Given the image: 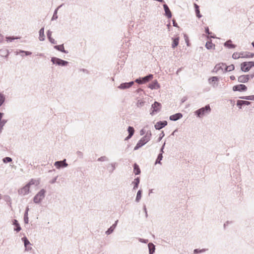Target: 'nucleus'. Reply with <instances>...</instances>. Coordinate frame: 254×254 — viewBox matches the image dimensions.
<instances>
[{
  "mask_svg": "<svg viewBox=\"0 0 254 254\" xmlns=\"http://www.w3.org/2000/svg\"><path fill=\"white\" fill-rule=\"evenodd\" d=\"M145 102L142 100H138L136 104V106L138 108H141L144 105Z\"/></svg>",
  "mask_w": 254,
  "mask_h": 254,
  "instance_id": "79ce46f5",
  "label": "nucleus"
},
{
  "mask_svg": "<svg viewBox=\"0 0 254 254\" xmlns=\"http://www.w3.org/2000/svg\"><path fill=\"white\" fill-rule=\"evenodd\" d=\"M242 53H234L232 55V58L234 59H238L242 58Z\"/></svg>",
  "mask_w": 254,
  "mask_h": 254,
  "instance_id": "ea45409f",
  "label": "nucleus"
},
{
  "mask_svg": "<svg viewBox=\"0 0 254 254\" xmlns=\"http://www.w3.org/2000/svg\"><path fill=\"white\" fill-rule=\"evenodd\" d=\"M39 184V182L38 180L32 179L27 185L30 187L31 185H35L37 186Z\"/></svg>",
  "mask_w": 254,
  "mask_h": 254,
  "instance_id": "2f4dec72",
  "label": "nucleus"
},
{
  "mask_svg": "<svg viewBox=\"0 0 254 254\" xmlns=\"http://www.w3.org/2000/svg\"><path fill=\"white\" fill-rule=\"evenodd\" d=\"M254 66V62H243L241 64V69L243 71L248 72Z\"/></svg>",
  "mask_w": 254,
  "mask_h": 254,
  "instance_id": "7ed1b4c3",
  "label": "nucleus"
},
{
  "mask_svg": "<svg viewBox=\"0 0 254 254\" xmlns=\"http://www.w3.org/2000/svg\"><path fill=\"white\" fill-rule=\"evenodd\" d=\"M199 250L198 249H195L194 250L193 252L194 254H197V253H199Z\"/></svg>",
  "mask_w": 254,
  "mask_h": 254,
  "instance_id": "774afa93",
  "label": "nucleus"
},
{
  "mask_svg": "<svg viewBox=\"0 0 254 254\" xmlns=\"http://www.w3.org/2000/svg\"><path fill=\"white\" fill-rule=\"evenodd\" d=\"M145 130H144V129H142L140 131V135H144L145 133Z\"/></svg>",
  "mask_w": 254,
  "mask_h": 254,
  "instance_id": "bf43d9fd",
  "label": "nucleus"
},
{
  "mask_svg": "<svg viewBox=\"0 0 254 254\" xmlns=\"http://www.w3.org/2000/svg\"><path fill=\"white\" fill-rule=\"evenodd\" d=\"M135 82L138 84L143 83L142 78H137L135 80Z\"/></svg>",
  "mask_w": 254,
  "mask_h": 254,
  "instance_id": "603ef678",
  "label": "nucleus"
},
{
  "mask_svg": "<svg viewBox=\"0 0 254 254\" xmlns=\"http://www.w3.org/2000/svg\"><path fill=\"white\" fill-rule=\"evenodd\" d=\"M54 165L57 169H60L61 167H66L68 166V164L66 162V159H64L62 161L55 162Z\"/></svg>",
  "mask_w": 254,
  "mask_h": 254,
  "instance_id": "0eeeda50",
  "label": "nucleus"
},
{
  "mask_svg": "<svg viewBox=\"0 0 254 254\" xmlns=\"http://www.w3.org/2000/svg\"><path fill=\"white\" fill-rule=\"evenodd\" d=\"M9 52L7 50L1 49L0 50V56L3 57L7 58L8 56Z\"/></svg>",
  "mask_w": 254,
  "mask_h": 254,
  "instance_id": "a878e982",
  "label": "nucleus"
},
{
  "mask_svg": "<svg viewBox=\"0 0 254 254\" xmlns=\"http://www.w3.org/2000/svg\"><path fill=\"white\" fill-rule=\"evenodd\" d=\"M3 36L0 33V43L3 40Z\"/></svg>",
  "mask_w": 254,
  "mask_h": 254,
  "instance_id": "680f3d73",
  "label": "nucleus"
},
{
  "mask_svg": "<svg viewBox=\"0 0 254 254\" xmlns=\"http://www.w3.org/2000/svg\"><path fill=\"white\" fill-rule=\"evenodd\" d=\"M211 112V108L209 105H206L194 112V114L198 118H201L206 114H209Z\"/></svg>",
  "mask_w": 254,
  "mask_h": 254,
  "instance_id": "f257e3e1",
  "label": "nucleus"
},
{
  "mask_svg": "<svg viewBox=\"0 0 254 254\" xmlns=\"http://www.w3.org/2000/svg\"><path fill=\"white\" fill-rule=\"evenodd\" d=\"M251 104V102L247 101L244 100H238L237 102V106L239 107V108H241V106L243 105H249Z\"/></svg>",
  "mask_w": 254,
  "mask_h": 254,
  "instance_id": "a211bd4d",
  "label": "nucleus"
},
{
  "mask_svg": "<svg viewBox=\"0 0 254 254\" xmlns=\"http://www.w3.org/2000/svg\"><path fill=\"white\" fill-rule=\"evenodd\" d=\"M149 141L146 138H145L144 136L142 137L137 142L136 146L134 148V150H136L138 149L139 148L143 146L144 144H145L146 143H147Z\"/></svg>",
  "mask_w": 254,
  "mask_h": 254,
  "instance_id": "423d86ee",
  "label": "nucleus"
},
{
  "mask_svg": "<svg viewBox=\"0 0 254 254\" xmlns=\"http://www.w3.org/2000/svg\"><path fill=\"white\" fill-rule=\"evenodd\" d=\"M127 131L128 132L129 137H131L134 132L133 127H129L127 128Z\"/></svg>",
  "mask_w": 254,
  "mask_h": 254,
  "instance_id": "c9c22d12",
  "label": "nucleus"
},
{
  "mask_svg": "<svg viewBox=\"0 0 254 254\" xmlns=\"http://www.w3.org/2000/svg\"><path fill=\"white\" fill-rule=\"evenodd\" d=\"M230 78L232 80H235V77L234 75H231V76H230Z\"/></svg>",
  "mask_w": 254,
  "mask_h": 254,
  "instance_id": "338daca9",
  "label": "nucleus"
},
{
  "mask_svg": "<svg viewBox=\"0 0 254 254\" xmlns=\"http://www.w3.org/2000/svg\"><path fill=\"white\" fill-rule=\"evenodd\" d=\"M118 222V220H117L115 221V223L112 225L108 229L107 231H106L105 233L107 235H110L111 234L114 230L115 228L117 226V223Z\"/></svg>",
  "mask_w": 254,
  "mask_h": 254,
  "instance_id": "2eb2a0df",
  "label": "nucleus"
},
{
  "mask_svg": "<svg viewBox=\"0 0 254 254\" xmlns=\"http://www.w3.org/2000/svg\"><path fill=\"white\" fill-rule=\"evenodd\" d=\"M18 38V37H6L7 41H9V42H12V40H13L14 39H17Z\"/></svg>",
  "mask_w": 254,
  "mask_h": 254,
  "instance_id": "3c124183",
  "label": "nucleus"
},
{
  "mask_svg": "<svg viewBox=\"0 0 254 254\" xmlns=\"http://www.w3.org/2000/svg\"><path fill=\"white\" fill-rule=\"evenodd\" d=\"M29 189L30 187L26 184L24 187L18 190V193L19 194L26 195L29 193Z\"/></svg>",
  "mask_w": 254,
  "mask_h": 254,
  "instance_id": "9d476101",
  "label": "nucleus"
},
{
  "mask_svg": "<svg viewBox=\"0 0 254 254\" xmlns=\"http://www.w3.org/2000/svg\"><path fill=\"white\" fill-rule=\"evenodd\" d=\"M173 40V44L172 45V47L173 48H175L176 47H177L178 44H179V37H178L176 38H172Z\"/></svg>",
  "mask_w": 254,
  "mask_h": 254,
  "instance_id": "72a5a7b5",
  "label": "nucleus"
},
{
  "mask_svg": "<svg viewBox=\"0 0 254 254\" xmlns=\"http://www.w3.org/2000/svg\"><path fill=\"white\" fill-rule=\"evenodd\" d=\"M133 84H134V81H130L129 82L123 83H121L118 87V88L120 89L124 90V89L129 88V87L132 86L133 85Z\"/></svg>",
  "mask_w": 254,
  "mask_h": 254,
  "instance_id": "6e6552de",
  "label": "nucleus"
},
{
  "mask_svg": "<svg viewBox=\"0 0 254 254\" xmlns=\"http://www.w3.org/2000/svg\"><path fill=\"white\" fill-rule=\"evenodd\" d=\"M231 223H232V221H226L224 224V227L225 228L226 226H227V225H228V224H231Z\"/></svg>",
  "mask_w": 254,
  "mask_h": 254,
  "instance_id": "4d7b16f0",
  "label": "nucleus"
},
{
  "mask_svg": "<svg viewBox=\"0 0 254 254\" xmlns=\"http://www.w3.org/2000/svg\"><path fill=\"white\" fill-rule=\"evenodd\" d=\"M54 48L59 51H61L63 53L67 54L68 53V52L64 50V45H56L54 46Z\"/></svg>",
  "mask_w": 254,
  "mask_h": 254,
  "instance_id": "6ab92c4d",
  "label": "nucleus"
},
{
  "mask_svg": "<svg viewBox=\"0 0 254 254\" xmlns=\"http://www.w3.org/2000/svg\"><path fill=\"white\" fill-rule=\"evenodd\" d=\"M46 190L42 189L34 197L33 201L36 204L41 203L45 196Z\"/></svg>",
  "mask_w": 254,
  "mask_h": 254,
  "instance_id": "f03ea898",
  "label": "nucleus"
},
{
  "mask_svg": "<svg viewBox=\"0 0 254 254\" xmlns=\"http://www.w3.org/2000/svg\"><path fill=\"white\" fill-rule=\"evenodd\" d=\"M24 221L25 223H26V224L28 223L29 220H28V214H27V213H24Z\"/></svg>",
  "mask_w": 254,
  "mask_h": 254,
  "instance_id": "8fccbe9b",
  "label": "nucleus"
},
{
  "mask_svg": "<svg viewBox=\"0 0 254 254\" xmlns=\"http://www.w3.org/2000/svg\"><path fill=\"white\" fill-rule=\"evenodd\" d=\"M225 72L230 71L233 70L235 68L234 64H231L229 66L225 65Z\"/></svg>",
  "mask_w": 254,
  "mask_h": 254,
  "instance_id": "f704fd0d",
  "label": "nucleus"
},
{
  "mask_svg": "<svg viewBox=\"0 0 254 254\" xmlns=\"http://www.w3.org/2000/svg\"><path fill=\"white\" fill-rule=\"evenodd\" d=\"M39 40L43 41L45 40L44 28L43 27L39 30Z\"/></svg>",
  "mask_w": 254,
  "mask_h": 254,
  "instance_id": "393cba45",
  "label": "nucleus"
},
{
  "mask_svg": "<svg viewBox=\"0 0 254 254\" xmlns=\"http://www.w3.org/2000/svg\"><path fill=\"white\" fill-rule=\"evenodd\" d=\"M161 107V104L160 103L155 101L154 103V104H153L151 105V112H150V114L152 116H153L155 113H157V112H159L160 111Z\"/></svg>",
  "mask_w": 254,
  "mask_h": 254,
  "instance_id": "39448f33",
  "label": "nucleus"
},
{
  "mask_svg": "<svg viewBox=\"0 0 254 254\" xmlns=\"http://www.w3.org/2000/svg\"><path fill=\"white\" fill-rule=\"evenodd\" d=\"M167 125V122L166 121H159L157 122L155 125V128L156 129L159 130L163 127H165Z\"/></svg>",
  "mask_w": 254,
  "mask_h": 254,
  "instance_id": "9b49d317",
  "label": "nucleus"
},
{
  "mask_svg": "<svg viewBox=\"0 0 254 254\" xmlns=\"http://www.w3.org/2000/svg\"><path fill=\"white\" fill-rule=\"evenodd\" d=\"M52 33V32L50 30H48V32H47V37H48V39L49 40L50 42L51 43L54 44H57V41H55V39L52 38V37H51Z\"/></svg>",
  "mask_w": 254,
  "mask_h": 254,
  "instance_id": "4be33fe9",
  "label": "nucleus"
},
{
  "mask_svg": "<svg viewBox=\"0 0 254 254\" xmlns=\"http://www.w3.org/2000/svg\"><path fill=\"white\" fill-rule=\"evenodd\" d=\"M231 42H232L231 40H229L224 43V46L225 47H227L230 48V49L235 48L236 47V45L231 44Z\"/></svg>",
  "mask_w": 254,
  "mask_h": 254,
  "instance_id": "cd10ccee",
  "label": "nucleus"
},
{
  "mask_svg": "<svg viewBox=\"0 0 254 254\" xmlns=\"http://www.w3.org/2000/svg\"><path fill=\"white\" fill-rule=\"evenodd\" d=\"M162 158H163V155L162 154V153H160L158 155L157 158L155 162V164L159 163V164H161V161L162 160Z\"/></svg>",
  "mask_w": 254,
  "mask_h": 254,
  "instance_id": "a19ab883",
  "label": "nucleus"
},
{
  "mask_svg": "<svg viewBox=\"0 0 254 254\" xmlns=\"http://www.w3.org/2000/svg\"><path fill=\"white\" fill-rule=\"evenodd\" d=\"M196 15L198 18H200L202 15L200 14L199 9H196L195 11Z\"/></svg>",
  "mask_w": 254,
  "mask_h": 254,
  "instance_id": "864d4df0",
  "label": "nucleus"
},
{
  "mask_svg": "<svg viewBox=\"0 0 254 254\" xmlns=\"http://www.w3.org/2000/svg\"><path fill=\"white\" fill-rule=\"evenodd\" d=\"M149 87L151 89H158L160 87V85L157 80H155L151 84H149Z\"/></svg>",
  "mask_w": 254,
  "mask_h": 254,
  "instance_id": "aec40b11",
  "label": "nucleus"
},
{
  "mask_svg": "<svg viewBox=\"0 0 254 254\" xmlns=\"http://www.w3.org/2000/svg\"><path fill=\"white\" fill-rule=\"evenodd\" d=\"M205 31L206 33L208 35L211 34V33L209 32V28L208 27H205Z\"/></svg>",
  "mask_w": 254,
  "mask_h": 254,
  "instance_id": "13d9d810",
  "label": "nucleus"
},
{
  "mask_svg": "<svg viewBox=\"0 0 254 254\" xmlns=\"http://www.w3.org/2000/svg\"><path fill=\"white\" fill-rule=\"evenodd\" d=\"M151 135V132L150 130H149L146 132L145 135L144 136L145 137V138H146L149 141L150 140Z\"/></svg>",
  "mask_w": 254,
  "mask_h": 254,
  "instance_id": "de8ad7c7",
  "label": "nucleus"
},
{
  "mask_svg": "<svg viewBox=\"0 0 254 254\" xmlns=\"http://www.w3.org/2000/svg\"><path fill=\"white\" fill-rule=\"evenodd\" d=\"M240 98L245 100H253L254 101V95L243 96L241 97Z\"/></svg>",
  "mask_w": 254,
  "mask_h": 254,
  "instance_id": "37998d69",
  "label": "nucleus"
},
{
  "mask_svg": "<svg viewBox=\"0 0 254 254\" xmlns=\"http://www.w3.org/2000/svg\"><path fill=\"white\" fill-rule=\"evenodd\" d=\"M153 75L151 74H150L143 78H142L143 83L146 82H148L149 80L153 78Z\"/></svg>",
  "mask_w": 254,
  "mask_h": 254,
  "instance_id": "473e14b6",
  "label": "nucleus"
},
{
  "mask_svg": "<svg viewBox=\"0 0 254 254\" xmlns=\"http://www.w3.org/2000/svg\"><path fill=\"white\" fill-rule=\"evenodd\" d=\"M225 64H224L223 63H219L218 64H217L214 67L213 71L217 72L220 69L223 70V66H225Z\"/></svg>",
  "mask_w": 254,
  "mask_h": 254,
  "instance_id": "f3484780",
  "label": "nucleus"
},
{
  "mask_svg": "<svg viewBox=\"0 0 254 254\" xmlns=\"http://www.w3.org/2000/svg\"><path fill=\"white\" fill-rule=\"evenodd\" d=\"M5 100V96L2 93H0V107L4 103Z\"/></svg>",
  "mask_w": 254,
  "mask_h": 254,
  "instance_id": "58836bf2",
  "label": "nucleus"
},
{
  "mask_svg": "<svg viewBox=\"0 0 254 254\" xmlns=\"http://www.w3.org/2000/svg\"><path fill=\"white\" fill-rule=\"evenodd\" d=\"M194 6L195 8V11H196V9H199V6L196 3L194 4Z\"/></svg>",
  "mask_w": 254,
  "mask_h": 254,
  "instance_id": "e2e57ef3",
  "label": "nucleus"
},
{
  "mask_svg": "<svg viewBox=\"0 0 254 254\" xmlns=\"http://www.w3.org/2000/svg\"><path fill=\"white\" fill-rule=\"evenodd\" d=\"M247 87L244 84H239L233 87V90L234 91H245L247 90Z\"/></svg>",
  "mask_w": 254,
  "mask_h": 254,
  "instance_id": "1a4fd4ad",
  "label": "nucleus"
},
{
  "mask_svg": "<svg viewBox=\"0 0 254 254\" xmlns=\"http://www.w3.org/2000/svg\"><path fill=\"white\" fill-rule=\"evenodd\" d=\"M242 58H253L254 57V53H242Z\"/></svg>",
  "mask_w": 254,
  "mask_h": 254,
  "instance_id": "7c9ffc66",
  "label": "nucleus"
},
{
  "mask_svg": "<svg viewBox=\"0 0 254 254\" xmlns=\"http://www.w3.org/2000/svg\"><path fill=\"white\" fill-rule=\"evenodd\" d=\"M173 26H175V27H178V24L176 22L175 20H173Z\"/></svg>",
  "mask_w": 254,
  "mask_h": 254,
  "instance_id": "0e129e2a",
  "label": "nucleus"
},
{
  "mask_svg": "<svg viewBox=\"0 0 254 254\" xmlns=\"http://www.w3.org/2000/svg\"><path fill=\"white\" fill-rule=\"evenodd\" d=\"M139 182H140V179H139V177H137L134 180V181L132 182V184H133V185H134V186H133L134 190H135L138 188Z\"/></svg>",
  "mask_w": 254,
  "mask_h": 254,
  "instance_id": "c85d7f7f",
  "label": "nucleus"
},
{
  "mask_svg": "<svg viewBox=\"0 0 254 254\" xmlns=\"http://www.w3.org/2000/svg\"><path fill=\"white\" fill-rule=\"evenodd\" d=\"M24 54H25L26 56H29V55H31L32 53L31 52H29V51H25Z\"/></svg>",
  "mask_w": 254,
  "mask_h": 254,
  "instance_id": "052dcab7",
  "label": "nucleus"
},
{
  "mask_svg": "<svg viewBox=\"0 0 254 254\" xmlns=\"http://www.w3.org/2000/svg\"><path fill=\"white\" fill-rule=\"evenodd\" d=\"M58 176L54 178L53 179H52L51 181H50V183L52 184H53L56 182L57 179L58 178Z\"/></svg>",
  "mask_w": 254,
  "mask_h": 254,
  "instance_id": "6e6d98bb",
  "label": "nucleus"
},
{
  "mask_svg": "<svg viewBox=\"0 0 254 254\" xmlns=\"http://www.w3.org/2000/svg\"><path fill=\"white\" fill-rule=\"evenodd\" d=\"M116 164H117V163L114 162V163H110L107 166V168L109 170V172L110 173H113L114 172V171L116 169Z\"/></svg>",
  "mask_w": 254,
  "mask_h": 254,
  "instance_id": "dca6fc26",
  "label": "nucleus"
},
{
  "mask_svg": "<svg viewBox=\"0 0 254 254\" xmlns=\"http://www.w3.org/2000/svg\"><path fill=\"white\" fill-rule=\"evenodd\" d=\"M12 222L13 225H15L16 227V228L14 229V231H16L17 232H19L21 230V228L17 220H16V219H14Z\"/></svg>",
  "mask_w": 254,
  "mask_h": 254,
  "instance_id": "5701e85b",
  "label": "nucleus"
},
{
  "mask_svg": "<svg viewBox=\"0 0 254 254\" xmlns=\"http://www.w3.org/2000/svg\"><path fill=\"white\" fill-rule=\"evenodd\" d=\"M183 115L181 113H177L170 116L169 119L171 121H176L182 118Z\"/></svg>",
  "mask_w": 254,
  "mask_h": 254,
  "instance_id": "ddd939ff",
  "label": "nucleus"
},
{
  "mask_svg": "<svg viewBox=\"0 0 254 254\" xmlns=\"http://www.w3.org/2000/svg\"><path fill=\"white\" fill-rule=\"evenodd\" d=\"M148 247L149 249V254H153L155 250V245L153 244L150 243L148 244Z\"/></svg>",
  "mask_w": 254,
  "mask_h": 254,
  "instance_id": "b1692460",
  "label": "nucleus"
},
{
  "mask_svg": "<svg viewBox=\"0 0 254 254\" xmlns=\"http://www.w3.org/2000/svg\"><path fill=\"white\" fill-rule=\"evenodd\" d=\"M133 171L136 175H139L140 173V168L136 163H134L133 165Z\"/></svg>",
  "mask_w": 254,
  "mask_h": 254,
  "instance_id": "bb28decb",
  "label": "nucleus"
},
{
  "mask_svg": "<svg viewBox=\"0 0 254 254\" xmlns=\"http://www.w3.org/2000/svg\"><path fill=\"white\" fill-rule=\"evenodd\" d=\"M219 78L217 76H213L209 79V81L211 80L212 82V86L214 88H216L218 86V83H216L215 81H217Z\"/></svg>",
  "mask_w": 254,
  "mask_h": 254,
  "instance_id": "412c9836",
  "label": "nucleus"
},
{
  "mask_svg": "<svg viewBox=\"0 0 254 254\" xmlns=\"http://www.w3.org/2000/svg\"><path fill=\"white\" fill-rule=\"evenodd\" d=\"M108 160H109L108 158L105 156H101V157L97 159L98 161H101V162L108 161Z\"/></svg>",
  "mask_w": 254,
  "mask_h": 254,
  "instance_id": "49530a36",
  "label": "nucleus"
},
{
  "mask_svg": "<svg viewBox=\"0 0 254 254\" xmlns=\"http://www.w3.org/2000/svg\"><path fill=\"white\" fill-rule=\"evenodd\" d=\"M138 240L139 242L143 243H147L148 242L147 239H143L141 238H139Z\"/></svg>",
  "mask_w": 254,
  "mask_h": 254,
  "instance_id": "5fc2aeb1",
  "label": "nucleus"
},
{
  "mask_svg": "<svg viewBox=\"0 0 254 254\" xmlns=\"http://www.w3.org/2000/svg\"><path fill=\"white\" fill-rule=\"evenodd\" d=\"M3 115L4 114L3 113L0 112V126L2 127H3L7 122V120L2 119Z\"/></svg>",
  "mask_w": 254,
  "mask_h": 254,
  "instance_id": "c756f323",
  "label": "nucleus"
},
{
  "mask_svg": "<svg viewBox=\"0 0 254 254\" xmlns=\"http://www.w3.org/2000/svg\"><path fill=\"white\" fill-rule=\"evenodd\" d=\"M22 240L24 242V246H25V248L26 249L27 247V245L30 244L29 241H28V240L27 239L26 237L22 238Z\"/></svg>",
  "mask_w": 254,
  "mask_h": 254,
  "instance_id": "a18cd8bd",
  "label": "nucleus"
},
{
  "mask_svg": "<svg viewBox=\"0 0 254 254\" xmlns=\"http://www.w3.org/2000/svg\"><path fill=\"white\" fill-rule=\"evenodd\" d=\"M24 52H25V51L19 50V52H16V55H18V54H20V53H24Z\"/></svg>",
  "mask_w": 254,
  "mask_h": 254,
  "instance_id": "69168bd1",
  "label": "nucleus"
},
{
  "mask_svg": "<svg viewBox=\"0 0 254 254\" xmlns=\"http://www.w3.org/2000/svg\"><path fill=\"white\" fill-rule=\"evenodd\" d=\"M214 46V44L209 41L207 42L205 44V47L208 50L212 49Z\"/></svg>",
  "mask_w": 254,
  "mask_h": 254,
  "instance_id": "4c0bfd02",
  "label": "nucleus"
},
{
  "mask_svg": "<svg viewBox=\"0 0 254 254\" xmlns=\"http://www.w3.org/2000/svg\"><path fill=\"white\" fill-rule=\"evenodd\" d=\"M141 194H142V190H139L138 191H137V194H136V198H135V201L136 202H139L141 198Z\"/></svg>",
  "mask_w": 254,
  "mask_h": 254,
  "instance_id": "e433bc0d",
  "label": "nucleus"
},
{
  "mask_svg": "<svg viewBox=\"0 0 254 254\" xmlns=\"http://www.w3.org/2000/svg\"><path fill=\"white\" fill-rule=\"evenodd\" d=\"M51 62L54 64H56L58 65L62 66H66L68 64V62L56 57L52 58Z\"/></svg>",
  "mask_w": 254,
  "mask_h": 254,
  "instance_id": "20e7f679",
  "label": "nucleus"
},
{
  "mask_svg": "<svg viewBox=\"0 0 254 254\" xmlns=\"http://www.w3.org/2000/svg\"><path fill=\"white\" fill-rule=\"evenodd\" d=\"M250 78V75H242L238 77V80L240 82L245 83L249 80Z\"/></svg>",
  "mask_w": 254,
  "mask_h": 254,
  "instance_id": "f8f14e48",
  "label": "nucleus"
},
{
  "mask_svg": "<svg viewBox=\"0 0 254 254\" xmlns=\"http://www.w3.org/2000/svg\"><path fill=\"white\" fill-rule=\"evenodd\" d=\"M12 161L11 158L9 157H6L2 159V161L4 163L11 162Z\"/></svg>",
  "mask_w": 254,
  "mask_h": 254,
  "instance_id": "09e8293b",
  "label": "nucleus"
},
{
  "mask_svg": "<svg viewBox=\"0 0 254 254\" xmlns=\"http://www.w3.org/2000/svg\"><path fill=\"white\" fill-rule=\"evenodd\" d=\"M163 7L164 9V11L165 12V15L169 18H171L172 17V13L166 4H164L163 5Z\"/></svg>",
  "mask_w": 254,
  "mask_h": 254,
  "instance_id": "4468645a",
  "label": "nucleus"
},
{
  "mask_svg": "<svg viewBox=\"0 0 254 254\" xmlns=\"http://www.w3.org/2000/svg\"><path fill=\"white\" fill-rule=\"evenodd\" d=\"M63 5V4L61 5L60 6H59L54 11V14H53V16L52 17V20H54V19H56L58 18V16H57V12H58V9L61 7Z\"/></svg>",
  "mask_w": 254,
  "mask_h": 254,
  "instance_id": "c03bdc74",
  "label": "nucleus"
}]
</instances>
